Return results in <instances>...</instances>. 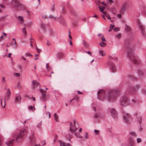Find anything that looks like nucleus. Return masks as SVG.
Segmentation results:
<instances>
[{"label": "nucleus", "instance_id": "39", "mask_svg": "<svg viewBox=\"0 0 146 146\" xmlns=\"http://www.w3.org/2000/svg\"><path fill=\"white\" fill-rule=\"evenodd\" d=\"M109 57L110 58V59H111V60H117V58L115 57H112L111 56H110Z\"/></svg>", "mask_w": 146, "mask_h": 146}, {"label": "nucleus", "instance_id": "31", "mask_svg": "<svg viewBox=\"0 0 146 146\" xmlns=\"http://www.w3.org/2000/svg\"><path fill=\"white\" fill-rule=\"evenodd\" d=\"M79 98L78 97H76L72 99V100H70V103H71L72 101H73L74 100H76V101H78L79 100Z\"/></svg>", "mask_w": 146, "mask_h": 146}, {"label": "nucleus", "instance_id": "7", "mask_svg": "<svg viewBox=\"0 0 146 146\" xmlns=\"http://www.w3.org/2000/svg\"><path fill=\"white\" fill-rule=\"evenodd\" d=\"M71 14L75 18L78 20L80 18V15L78 12L72 9L70 11Z\"/></svg>", "mask_w": 146, "mask_h": 146}, {"label": "nucleus", "instance_id": "29", "mask_svg": "<svg viewBox=\"0 0 146 146\" xmlns=\"http://www.w3.org/2000/svg\"><path fill=\"white\" fill-rule=\"evenodd\" d=\"M63 56V55L62 53H59L57 55V57L58 58H62Z\"/></svg>", "mask_w": 146, "mask_h": 146}, {"label": "nucleus", "instance_id": "49", "mask_svg": "<svg viewBox=\"0 0 146 146\" xmlns=\"http://www.w3.org/2000/svg\"><path fill=\"white\" fill-rule=\"evenodd\" d=\"M20 83L19 82L18 83V85H17V87H18V88H19V89H21V87H22V86H21L20 85Z\"/></svg>", "mask_w": 146, "mask_h": 146}, {"label": "nucleus", "instance_id": "21", "mask_svg": "<svg viewBox=\"0 0 146 146\" xmlns=\"http://www.w3.org/2000/svg\"><path fill=\"white\" fill-rule=\"evenodd\" d=\"M30 140L31 143L32 144H34L35 143V139L34 138V136H33L32 137H30Z\"/></svg>", "mask_w": 146, "mask_h": 146}, {"label": "nucleus", "instance_id": "24", "mask_svg": "<svg viewBox=\"0 0 146 146\" xmlns=\"http://www.w3.org/2000/svg\"><path fill=\"white\" fill-rule=\"evenodd\" d=\"M82 43L84 46L85 48H86L88 47V45L86 42L84 40H83Z\"/></svg>", "mask_w": 146, "mask_h": 146}, {"label": "nucleus", "instance_id": "32", "mask_svg": "<svg viewBox=\"0 0 146 146\" xmlns=\"http://www.w3.org/2000/svg\"><path fill=\"white\" fill-rule=\"evenodd\" d=\"M58 117V116L56 115V113H55L54 115V118L55 120L57 122L58 121V120L57 119V118Z\"/></svg>", "mask_w": 146, "mask_h": 146}, {"label": "nucleus", "instance_id": "28", "mask_svg": "<svg viewBox=\"0 0 146 146\" xmlns=\"http://www.w3.org/2000/svg\"><path fill=\"white\" fill-rule=\"evenodd\" d=\"M6 99L5 98L4 99V105L3 106L2 105V99H1L0 100V101H1V105L2 106H3V107L4 108H5V106H6V103H5V102H6Z\"/></svg>", "mask_w": 146, "mask_h": 146}, {"label": "nucleus", "instance_id": "57", "mask_svg": "<svg viewBox=\"0 0 146 146\" xmlns=\"http://www.w3.org/2000/svg\"><path fill=\"white\" fill-rule=\"evenodd\" d=\"M114 25H112L111 24L110 25V29H113V28L114 27Z\"/></svg>", "mask_w": 146, "mask_h": 146}, {"label": "nucleus", "instance_id": "48", "mask_svg": "<svg viewBox=\"0 0 146 146\" xmlns=\"http://www.w3.org/2000/svg\"><path fill=\"white\" fill-rule=\"evenodd\" d=\"M85 138L86 139H88V135L87 133L86 132L85 133Z\"/></svg>", "mask_w": 146, "mask_h": 146}, {"label": "nucleus", "instance_id": "42", "mask_svg": "<svg viewBox=\"0 0 146 146\" xmlns=\"http://www.w3.org/2000/svg\"><path fill=\"white\" fill-rule=\"evenodd\" d=\"M138 72L141 75H142L143 74V72L142 70H139L138 71Z\"/></svg>", "mask_w": 146, "mask_h": 146}, {"label": "nucleus", "instance_id": "46", "mask_svg": "<svg viewBox=\"0 0 146 146\" xmlns=\"http://www.w3.org/2000/svg\"><path fill=\"white\" fill-rule=\"evenodd\" d=\"M2 82L3 83H5L6 82V80L5 78V77H3L2 79Z\"/></svg>", "mask_w": 146, "mask_h": 146}, {"label": "nucleus", "instance_id": "15", "mask_svg": "<svg viewBox=\"0 0 146 146\" xmlns=\"http://www.w3.org/2000/svg\"><path fill=\"white\" fill-rule=\"evenodd\" d=\"M21 99V98L20 95L16 96L15 99V101L16 102H20Z\"/></svg>", "mask_w": 146, "mask_h": 146}, {"label": "nucleus", "instance_id": "64", "mask_svg": "<svg viewBox=\"0 0 146 146\" xmlns=\"http://www.w3.org/2000/svg\"><path fill=\"white\" fill-rule=\"evenodd\" d=\"M107 18L108 19H110V20L112 21V22H113V21L112 20H111V17H110L109 16H108V15H107Z\"/></svg>", "mask_w": 146, "mask_h": 146}, {"label": "nucleus", "instance_id": "58", "mask_svg": "<svg viewBox=\"0 0 146 146\" xmlns=\"http://www.w3.org/2000/svg\"><path fill=\"white\" fill-rule=\"evenodd\" d=\"M85 53H87L88 54H90V55L92 56V54L90 51H86Z\"/></svg>", "mask_w": 146, "mask_h": 146}, {"label": "nucleus", "instance_id": "59", "mask_svg": "<svg viewBox=\"0 0 146 146\" xmlns=\"http://www.w3.org/2000/svg\"><path fill=\"white\" fill-rule=\"evenodd\" d=\"M51 44V43L50 42H49V41H48L47 42V45L48 46H49Z\"/></svg>", "mask_w": 146, "mask_h": 146}, {"label": "nucleus", "instance_id": "62", "mask_svg": "<svg viewBox=\"0 0 146 146\" xmlns=\"http://www.w3.org/2000/svg\"><path fill=\"white\" fill-rule=\"evenodd\" d=\"M102 3L103 5L104 6H106V4L104 2H102Z\"/></svg>", "mask_w": 146, "mask_h": 146}, {"label": "nucleus", "instance_id": "25", "mask_svg": "<svg viewBox=\"0 0 146 146\" xmlns=\"http://www.w3.org/2000/svg\"><path fill=\"white\" fill-rule=\"evenodd\" d=\"M100 11L101 12H102V13L104 14H106V13L104 12V9L105 8L104 7H99Z\"/></svg>", "mask_w": 146, "mask_h": 146}, {"label": "nucleus", "instance_id": "22", "mask_svg": "<svg viewBox=\"0 0 146 146\" xmlns=\"http://www.w3.org/2000/svg\"><path fill=\"white\" fill-rule=\"evenodd\" d=\"M18 19L21 23H23L24 21L23 17L21 16H19L18 17Z\"/></svg>", "mask_w": 146, "mask_h": 146}, {"label": "nucleus", "instance_id": "3", "mask_svg": "<svg viewBox=\"0 0 146 146\" xmlns=\"http://www.w3.org/2000/svg\"><path fill=\"white\" fill-rule=\"evenodd\" d=\"M26 133V130L25 129H17L13 134V139L6 142V144L7 146H12L13 143L15 141L19 142L22 141L24 139Z\"/></svg>", "mask_w": 146, "mask_h": 146}, {"label": "nucleus", "instance_id": "43", "mask_svg": "<svg viewBox=\"0 0 146 146\" xmlns=\"http://www.w3.org/2000/svg\"><path fill=\"white\" fill-rule=\"evenodd\" d=\"M36 50L37 52L39 53H40L41 50V49L38 48L37 47H36Z\"/></svg>", "mask_w": 146, "mask_h": 146}, {"label": "nucleus", "instance_id": "20", "mask_svg": "<svg viewBox=\"0 0 146 146\" xmlns=\"http://www.w3.org/2000/svg\"><path fill=\"white\" fill-rule=\"evenodd\" d=\"M40 91L42 93V96L44 98V99H45V96L46 94H44V93H45L46 92V91H45L43 90L42 89H40Z\"/></svg>", "mask_w": 146, "mask_h": 146}, {"label": "nucleus", "instance_id": "6", "mask_svg": "<svg viewBox=\"0 0 146 146\" xmlns=\"http://www.w3.org/2000/svg\"><path fill=\"white\" fill-rule=\"evenodd\" d=\"M12 5L14 7L18 9L22 8L21 4L17 0H13Z\"/></svg>", "mask_w": 146, "mask_h": 146}, {"label": "nucleus", "instance_id": "27", "mask_svg": "<svg viewBox=\"0 0 146 146\" xmlns=\"http://www.w3.org/2000/svg\"><path fill=\"white\" fill-rule=\"evenodd\" d=\"M50 36H52L55 34V33L52 30H50L49 31Z\"/></svg>", "mask_w": 146, "mask_h": 146}, {"label": "nucleus", "instance_id": "30", "mask_svg": "<svg viewBox=\"0 0 146 146\" xmlns=\"http://www.w3.org/2000/svg\"><path fill=\"white\" fill-rule=\"evenodd\" d=\"M28 108L30 110H35L34 107L31 106H29L28 107Z\"/></svg>", "mask_w": 146, "mask_h": 146}, {"label": "nucleus", "instance_id": "2", "mask_svg": "<svg viewBox=\"0 0 146 146\" xmlns=\"http://www.w3.org/2000/svg\"><path fill=\"white\" fill-rule=\"evenodd\" d=\"M131 41L129 39H126L125 41L126 46L128 48L127 55L128 58L135 64H138L141 62L140 60L137 56H135L134 54V47L130 44Z\"/></svg>", "mask_w": 146, "mask_h": 146}, {"label": "nucleus", "instance_id": "23", "mask_svg": "<svg viewBox=\"0 0 146 146\" xmlns=\"http://www.w3.org/2000/svg\"><path fill=\"white\" fill-rule=\"evenodd\" d=\"M101 47H104L106 46V43L103 42H100L99 43Z\"/></svg>", "mask_w": 146, "mask_h": 146}, {"label": "nucleus", "instance_id": "44", "mask_svg": "<svg viewBox=\"0 0 146 146\" xmlns=\"http://www.w3.org/2000/svg\"><path fill=\"white\" fill-rule=\"evenodd\" d=\"M130 133V134L134 136H135L136 135V134L133 131L131 132Z\"/></svg>", "mask_w": 146, "mask_h": 146}, {"label": "nucleus", "instance_id": "33", "mask_svg": "<svg viewBox=\"0 0 146 146\" xmlns=\"http://www.w3.org/2000/svg\"><path fill=\"white\" fill-rule=\"evenodd\" d=\"M7 15H5L3 16H2L0 17V21H1L2 20L4 19H5V18L6 17H7Z\"/></svg>", "mask_w": 146, "mask_h": 146}, {"label": "nucleus", "instance_id": "16", "mask_svg": "<svg viewBox=\"0 0 146 146\" xmlns=\"http://www.w3.org/2000/svg\"><path fill=\"white\" fill-rule=\"evenodd\" d=\"M40 27L42 29V31L43 32H44L46 29V25L45 24L42 23H40Z\"/></svg>", "mask_w": 146, "mask_h": 146}, {"label": "nucleus", "instance_id": "50", "mask_svg": "<svg viewBox=\"0 0 146 146\" xmlns=\"http://www.w3.org/2000/svg\"><path fill=\"white\" fill-rule=\"evenodd\" d=\"M57 137H58V136H57V135H56L54 137V143L55 142V141L57 139Z\"/></svg>", "mask_w": 146, "mask_h": 146}, {"label": "nucleus", "instance_id": "35", "mask_svg": "<svg viewBox=\"0 0 146 146\" xmlns=\"http://www.w3.org/2000/svg\"><path fill=\"white\" fill-rule=\"evenodd\" d=\"M22 31L24 34H25L27 31L26 29V27H25L22 29Z\"/></svg>", "mask_w": 146, "mask_h": 146}, {"label": "nucleus", "instance_id": "37", "mask_svg": "<svg viewBox=\"0 0 146 146\" xmlns=\"http://www.w3.org/2000/svg\"><path fill=\"white\" fill-rule=\"evenodd\" d=\"M42 124V121H41L39 123L38 125H36V127H37L39 128L40 127L41 125Z\"/></svg>", "mask_w": 146, "mask_h": 146}, {"label": "nucleus", "instance_id": "10", "mask_svg": "<svg viewBox=\"0 0 146 146\" xmlns=\"http://www.w3.org/2000/svg\"><path fill=\"white\" fill-rule=\"evenodd\" d=\"M110 112L111 114V115L112 117L113 118H115L117 117V113L115 109L112 108Z\"/></svg>", "mask_w": 146, "mask_h": 146}, {"label": "nucleus", "instance_id": "54", "mask_svg": "<svg viewBox=\"0 0 146 146\" xmlns=\"http://www.w3.org/2000/svg\"><path fill=\"white\" fill-rule=\"evenodd\" d=\"M139 87V85H136V87H135V89H138Z\"/></svg>", "mask_w": 146, "mask_h": 146}, {"label": "nucleus", "instance_id": "13", "mask_svg": "<svg viewBox=\"0 0 146 146\" xmlns=\"http://www.w3.org/2000/svg\"><path fill=\"white\" fill-rule=\"evenodd\" d=\"M139 28L141 31V33L142 35L143 36H145V32L143 26L140 23H139Z\"/></svg>", "mask_w": 146, "mask_h": 146}, {"label": "nucleus", "instance_id": "41", "mask_svg": "<svg viewBox=\"0 0 146 146\" xmlns=\"http://www.w3.org/2000/svg\"><path fill=\"white\" fill-rule=\"evenodd\" d=\"M25 55L26 56H31V57L33 56V55L31 54L30 53H26L25 54Z\"/></svg>", "mask_w": 146, "mask_h": 146}, {"label": "nucleus", "instance_id": "34", "mask_svg": "<svg viewBox=\"0 0 146 146\" xmlns=\"http://www.w3.org/2000/svg\"><path fill=\"white\" fill-rule=\"evenodd\" d=\"M116 38H120L121 36V35L120 34H116L115 35Z\"/></svg>", "mask_w": 146, "mask_h": 146}, {"label": "nucleus", "instance_id": "36", "mask_svg": "<svg viewBox=\"0 0 146 146\" xmlns=\"http://www.w3.org/2000/svg\"><path fill=\"white\" fill-rule=\"evenodd\" d=\"M111 3H113V1L112 0H107V3L108 5H110Z\"/></svg>", "mask_w": 146, "mask_h": 146}, {"label": "nucleus", "instance_id": "14", "mask_svg": "<svg viewBox=\"0 0 146 146\" xmlns=\"http://www.w3.org/2000/svg\"><path fill=\"white\" fill-rule=\"evenodd\" d=\"M60 146H72L70 143H67L64 141H59Z\"/></svg>", "mask_w": 146, "mask_h": 146}, {"label": "nucleus", "instance_id": "51", "mask_svg": "<svg viewBox=\"0 0 146 146\" xmlns=\"http://www.w3.org/2000/svg\"><path fill=\"white\" fill-rule=\"evenodd\" d=\"M137 141L138 143H139L141 141V139L140 138H138L137 139Z\"/></svg>", "mask_w": 146, "mask_h": 146}, {"label": "nucleus", "instance_id": "4", "mask_svg": "<svg viewBox=\"0 0 146 146\" xmlns=\"http://www.w3.org/2000/svg\"><path fill=\"white\" fill-rule=\"evenodd\" d=\"M129 104V100L127 97L126 96H122L121 99V105H128Z\"/></svg>", "mask_w": 146, "mask_h": 146}, {"label": "nucleus", "instance_id": "55", "mask_svg": "<svg viewBox=\"0 0 146 146\" xmlns=\"http://www.w3.org/2000/svg\"><path fill=\"white\" fill-rule=\"evenodd\" d=\"M14 75L15 76H20V74H19L18 73H15L14 74Z\"/></svg>", "mask_w": 146, "mask_h": 146}, {"label": "nucleus", "instance_id": "19", "mask_svg": "<svg viewBox=\"0 0 146 146\" xmlns=\"http://www.w3.org/2000/svg\"><path fill=\"white\" fill-rule=\"evenodd\" d=\"M32 83L33 84V87L34 88L37 87L38 84V82L36 80L35 81L34 80L32 81Z\"/></svg>", "mask_w": 146, "mask_h": 146}, {"label": "nucleus", "instance_id": "38", "mask_svg": "<svg viewBox=\"0 0 146 146\" xmlns=\"http://www.w3.org/2000/svg\"><path fill=\"white\" fill-rule=\"evenodd\" d=\"M129 142L131 144H133L134 143V141L133 139L131 138L129 139Z\"/></svg>", "mask_w": 146, "mask_h": 146}, {"label": "nucleus", "instance_id": "5", "mask_svg": "<svg viewBox=\"0 0 146 146\" xmlns=\"http://www.w3.org/2000/svg\"><path fill=\"white\" fill-rule=\"evenodd\" d=\"M75 126L76 121L75 120H74L73 123L72 122L70 123V131H74V135H76V131L77 129V128H75Z\"/></svg>", "mask_w": 146, "mask_h": 146}, {"label": "nucleus", "instance_id": "53", "mask_svg": "<svg viewBox=\"0 0 146 146\" xmlns=\"http://www.w3.org/2000/svg\"><path fill=\"white\" fill-rule=\"evenodd\" d=\"M54 4L53 5V6L52 7L51 9V11H52L53 12L54 11Z\"/></svg>", "mask_w": 146, "mask_h": 146}, {"label": "nucleus", "instance_id": "26", "mask_svg": "<svg viewBox=\"0 0 146 146\" xmlns=\"http://www.w3.org/2000/svg\"><path fill=\"white\" fill-rule=\"evenodd\" d=\"M48 18L49 19H51L53 20H54V21L55 20L57 19L56 17H54V16H53L52 15L49 16L48 17Z\"/></svg>", "mask_w": 146, "mask_h": 146}, {"label": "nucleus", "instance_id": "56", "mask_svg": "<svg viewBox=\"0 0 146 146\" xmlns=\"http://www.w3.org/2000/svg\"><path fill=\"white\" fill-rule=\"evenodd\" d=\"M94 132L96 134H98L99 132V131L98 130H97L96 129H95L94 130Z\"/></svg>", "mask_w": 146, "mask_h": 146}, {"label": "nucleus", "instance_id": "8", "mask_svg": "<svg viewBox=\"0 0 146 146\" xmlns=\"http://www.w3.org/2000/svg\"><path fill=\"white\" fill-rule=\"evenodd\" d=\"M128 7V4L127 3H125L121 7V9L120 11V13H123Z\"/></svg>", "mask_w": 146, "mask_h": 146}, {"label": "nucleus", "instance_id": "18", "mask_svg": "<svg viewBox=\"0 0 146 146\" xmlns=\"http://www.w3.org/2000/svg\"><path fill=\"white\" fill-rule=\"evenodd\" d=\"M11 94V92L9 90V89H8L7 90V92H6V96H5V98L7 100H9V99L10 96Z\"/></svg>", "mask_w": 146, "mask_h": 146}, {"label": "nucleus", "instance_id": "47", "mask_svg": "<svg viewBox=\"0 0 146 146\" xmlns=\"http://www.w3.org/2000/svg\"><path fill=\"white\" fill-rule=\"evenodd\" d=\"M101 40L102 41H106V40L105 38L104 37V36H102V37Z\"/></svg>", "mask_w": 146, "mask_h": 146}, {"label": "nucleus", "instance_id": "11", "mask_svg": "<svg viewBox=\"0 0 146 146\" xmlns=\"http://www.w3.org/2000/svg\"><path fill=\"white\" fill-rule=\"evenodd\" d=\"M109 64L111 69L112 72H113L116 70L115 65L112 62L110 61L109 62Z\"/></svg>", "mask_w": 146, "mask_h": 146}, {"label": "nucleus", "instance_id": "60", "mask_svg": "<svg viewBox=\"0 0 146 146\" xmlns=\"http://www.w3.org/2000/svg\"><path fill=\"white\" fill-rule=\"evenodd\" d=\"M12 44H13V46H14L15 47H16L17 46H16V41H15V42H13V43H12Z\"/></svg>", "mask_w": 146, "mask_h": 146}, {"label": "nucleus", "instance_id": "17", "mask_svg": "<svg viewBox=\"0 0 146 146\" xmlns=\"http://www.w3.org/2000/svg\"><path fill=\"white\" fill-rule=\"evenodd\" d=\"M129 116L127 114H125L124 116V120L126 123H128L129 119Z\"/></svg>", "mask_w": 146, "mask_h": 146}, {"label": "nucleus", "instance_id": "12", "mask_svg": "<svg viewBox=\"0 0 146 146\" xmlns=\"http://www.w3.org/2000/svg\"><path fill=\"white\" fill-rule=\"evenodd\" d=\"M57 19H59V22L63 26L66 25V23L63 17H60V18H58Z\"/></svg>", "mask_w": 146, "mask_h": 146}, {"label": "nucleus", "instance_id": "63", "mask_svg": "<svg viewBox=\"0 0 146 146\" xmlns=\"http://www.w3.org/2000/svg\"><path fill=\"white\" fill-rule=\"evenodd\" d=\"M142 92L143 93L146 94V90H142Z\"/></svg>", "mask_w": 146, "mask_h": 146}, {"label": "nucleus", "instance_id": "52", "mask_svg": "<svg viewBox=\"0 0 146 146\" xmlns=\"http://www.w3.org/2000/svg\"><path fill=\"white\" fill-rule=\"evenodd\" d=\"M94 117L95 118H97L99 117V115L97 114H96L94 116Z\"/></svg>", "mask_w": 146, "mask_h": 146}, {"label": "nucleus", "instance_id": "40", "mask_svg": "<svg viewBox=\"0 0 146 146\" xmlns=\"http://www.w3.org/2000/svg\"><path fill=\"white\" fill-rule=\"evenodd\" d=\"M99 54L100 55L101 54L102 56H104L105 55V54H104L102 51L101 50L99 51Z\"/></svg>", "mask_w": 146, "mask_h": 146}, {"label": "nucleus", "instance_id": "1", "mask_svg": "<svg viewBox=\"0 0 146 146\" xmlns=\"http://www.w3.org/2000/svg\"><path fill=\"white\" fill-rule=\"evenodd\" d=\"M120 92L121 91L119 89L111 90L108 91L106 94L104 90H101L98 92V98L100 100L114 102L119 96Z\"/></svg>", "mask_w": 146, "mask_h": 146}, {"label": "nucleus", "instance_id": "61", "mask_svg": "<svg viewBox=\"0 0 146 146\" xmlns=\"http://www.w3.org/2000/svg\"><path fill=\"white\" fill-rule=\"evenodd\" d=\"M27 14H28V15H29V16L30 15V11H27Z\"/></svg>", "mask_w": 146, "mask_h": 146}, {"label": "nucleus", "instance_id": "9", "mask_svg": "<svg viewBox=\"0 0 146 146\" xmlns=\"http://www.w3.org/2000/svg\"><path fill=\"white\" fill-rule=\"evenodd\" d=\"M74 131H70V132L66 134V137L68 140H69L70 141H71L70 139L73 137L72 135Z\"/></svg>", "mask_w": 146, "mask_h": 146}, {"label": "nucleus", "instance_id": "45", "mask_svg": "<svg viewBox=\"0 0 146 146\" xmlns=\"http://www.w3.org/2000/svg\"><path fill=\"white\" fill-rule=\"evenodd\" d=\"M113 30L115 32H117L119 31L120 30V29L118 28H115Z\"/></svg>", "mask_w": 146, "mask_h": 146}]
</instances>
